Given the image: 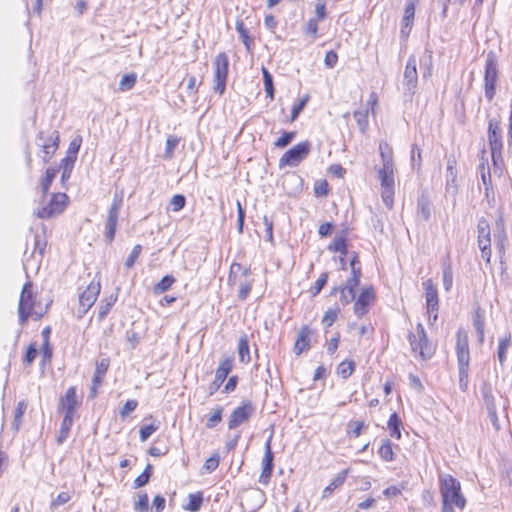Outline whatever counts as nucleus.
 Returning a JSON list of instances; mask_svg holds the SVG:
<instances>
[{"label": "nucleus", "mask_w": 512, "mask_h": 512, "mask_svg": "<svg viewBox=\"0 0 512 512\" xmlns=\"http://www.w3.org/2000/svg\"><path fill=\"white\" fill-rule=\"evenodd\" d=\"M425 289L426 306L429 314V321H436L438 317L439 299L437 287L434 285L431 279L426 280L423 283Z\"/></svg>", "instance_id": "obj_14"}, {"label": "nucleus", "mask_w": 512, "mask_h": 512, "mask_svg": "<svg viewBox=\"0 0 512 512\" xmlns=\"http://www.w3.org/2000/svg\"><path fill=\"white\" fill-rule=\"evenodd\" d=\"M261 70L263 74L265 92L267 96L270 98V100H273L275 92L273 85V77L266 67L263 66Z\"/></svg>", "instance_id": "obj_33"}, {"label": "nucleus", "mask_w": 512, "mask_h": 512, "mask_svg": "<svg viewBox=\"0 0 512 512\" xmlns=\"http://www.w3.org/2000/svg\"><path fill=\"white\" fill-rule=\"evenodd\" d=\"M238 354H239L240 361L242 363L250 362L251 358H250L249 343H248V338L246 335L241 336L239 339Z\"/></svg>", "instance_id": "obj_29"}, {"label": "nucleus", "mask_w": 512, "mask_h": 512, "mask_svg": "<svg viewBox=\"0 0 512 512\" xmlns=\"http://www.w3.org/2000/svg\"><path fill=\"white\" fill-rule=\"evenodd\" d=\"M142 251V246L140 244H137L133 247L129 257L127 258V260L125 261V266L126 268H132L136 262V260L138 259L140 253Z\"/></svg>", "instance_id": "obj_54"}, {"label": "nucleus", "mask_w": 512, "mask_h": 512, "mask_svg": "<svg viewBox=\"0 0 512 512\" xmlns=\"http://www.w3.org/2000/svg\"><path fill=\"white\" fill-rule=\"evenodd\" d=\"M263 222L265 225V239L266 241H273V222L267 216H264Z\"/></svg>", "instance_id": "obj_62"}, {"label": "nucleus", "mask_w": 512, "mask_h": 512, "mask_svg": "<svg viewBox=\"0 0 512 512\" xmlns=\"http://www.w3.org/2000/svg\"><path fill=\"white\" fill-rule=\"evenodd\" d=\"M402 425L401 419L397 415V413L391 414L387 426L390 430L391 437L399 440L401 439V430L400 427Z\"/></svg>", "instance_id": "obj_27"}, {"label": "nucleus", "mask_w": 512, "mask_h": 512, "mask_svg": "<svg viewBox=\"0 0 512 512\" xmlns=\"http://www.w3.org/2000/svg\"><path fill=\"white\" fill-rule=\"evenodd\" d=\"M233 368V359L231 357H226L221 359L218 368L215 372V379L210 386V394L212 395L219 387L223 384L228 374Z\"/></svg>", "instance_id": "obj_17"}, {"label": "nucleus", "mask_w": 512, "mask_h": 512, "mask_svg": "<svg viewBox=\"0 0 512 512\" xmlns=\"http://www.w3.org/2000/svg\"><path fill=\"white\" fill-rule=\"evenodd\" d=\"M472 321H473V326L476 331L484 330L485 318H484V313L482 311H480L479 309L476 310L475 313L473 314Z\"/></svg>", "instance_id": "obj_56"}, {"label": "nucleus", "mask_w": 512, "mask_h": 512, "mask_svg": "<svg viewBox=\"0 0 512 512\" xmlns=\"http://www.w3.org/2000/svg\"><path fill=\"white\" fill-rule=\"evenodd\" d=\"M214 86L216 93L222 95L225 92L226 81L228 76L229 59L225 52L216 55L214 62Z\"/></svg>", "instance_id": "obj_10"}, {"label": "nucleus", "mask_w": 512, "mask_h": 512, "mask_svg": "<svg viewBox=\"0 0 512 512\" xmlns=\"http://www.w3.org/2000/svg\"><path fill=\"white\" fill-rule=\"evenodd\" d=\"M355 364L353 361H342L337 367V373L343 379L349 378L354 372Z\"/></svg>", "instance_id": "obj_40"}, {"label": "nucleus", "mask_w": 512, "mask_h": 512, "mask_svg": "<svg viewBox=\"0 0 512 512\" xmlns=\"http://www.w3.org/2000/svg\"><path fill=\"white\" fill-rule=\"evenodd\" d=\"M175 281V278L171 275L164 276L158 283L154 285V294H161L166 292L175 283Z\"/></svg>", "instance_id": "obj_32"}, {"label": "nucleus", "mask_w": 512, "mask_h": 512, "mask_svg": "<svg viewBox=\"0 0 512 512\" xmlns=\"http://www.w3.org/2000/svg\"><path fill=\"white\" fill-rule=\"evenodd\" d=\"M338 61V55L335 51H328L325 55L324 63L328 68H334Z\"/></svg>", "instance_id": "obj_63"}, {"label": "nucleus", "mask_w": 512, "mask_h": 512, "mask_svg": "<svg viewBox=\"0 0 512 512\" xmlns=\"http://www.w3.org/2000/svg\"><path fill=\"white\" fill-rule=\"evenodd\" d=\"M109 368V360L106 358L101 359L96 363L95 373L93 376V386L91 388V396L96 395V389L101 385L103 378Z\"/></svg>", "instance_id": "obj_22"}, {"label": "nucleus", "mask_w": 512, "mask_h": 512, "mask_svg": "<svg viewBox=\"0 0 512 512\" xmlns=\"http://www.w3.org/2000/svg\"><path fill=\"white\" fill-rule=\"evenodd\" d=\"M237 206V226L239 233L243 232V225H244V219H245V211L240 203L239 200L236 202Z\"/></svg>", "instance_id": "obj_59"}, {"label": "nucleus", "mask_w": 512, "mask_h": 512, "mask_svg": "<svg viewBox=\"0 0 512 512\" xmlns=\"http://www.w3.org/2000/svg\"><path fill=\"white\" fill-rule=\"evenodd\" d=\"M348 472V469H345L338 473L336 477L330 482V484L324 488L322 497H329L334 492V490L342 486L347 478Z\"/></svg>", "instance_id": "obj_24"}, {"label": "nucleus", "mask_w": 512, "mask_h": 512, "mask_svg": "<svg viewBox=\"0 0 512 512\" xmlns=\"http://www.w3.org/2000/svg\"><path fill=\"white\" fill-rule=\"evenodd\" d=\"M236 30H237L240 38L242 39L246 49L249 51L251 49V44H252L253 40L249 37L248 32H247L242 20H237Z\"/></svg>", "instance_id": "obj_42"}, {"label": "nucleus", "mask_w": 512, "mask_h": 512, "mask_svg": "<svg viewBox=\"0 0 512 512\" xmlns=\"http://www.w3.org/2000/svg\"><path fill=\"white\" fill-rule=\"evenodd\" d=\"M368 114V108L359 109L354 112V118L361 133H365L368 128Z\"/></svg>", "instance_id": "obj_31"}, {"label": "nucleus", "mask_w": 512, "mask_h": 512, "mask_svg": "<svg viewBox=\"0 0 512 512\" xmlns=\"http://www.w3.org/2000/svg\"><path fill=\"white\" fill-rule=\"evenodd\" d=\"M73 416L71 415H64V418L62 420L59 433L57 435V443L60 445L62 444L68 437L69 432L71 430V427L73 425Z\"/></svg>", "instance_id": "obj_25"}, {"label": "nucleus", "mask_w": 512, "mask_h": 512, "mask_svg": "<svg viewBox=\"0 0 512 512\" xmlns=\"http://www.w3.org/2000/svg\"><path fill=\"white\" fill-rule=\"evenodd\" d=\"M329 250L340 252L341 255L346 256L348 251L346 247V239L344 236H335L333 242L328 247Z\"/></svg>", "instance_id": "obj_38"}, {"label": "nucleus", "mask_w": 512, "mask_h": 512, "mask_svg": "<svg viewBox=\"0 0 512 512\" xmlns=\"http://www.w3.org/2000/svg\"><path fill=\"white\" fill-rule=\"evenodd\" d=\"M202 502L203 495L201 492L189 494V503L184 506V509L191 512H197L200 509Z\"/></svg>", "instance_id": "obj_35"}, {"label": "nucleus", "mask_w": 512, "mask_h": 512, "mask_svg": "<svg viewBox=\"0 0 512 512\" xmlns=\"http://www.w3.org/2000/svg\"><path fill=\"white\" fill-rule=\"evenodd\" d=\"M374 298L375 293L373 287L370 286L362 289L354 304V313L357 317L360 318L369 311V306Z\"/></svg>", "instance_id": "obj_16"}, {"label": "nucleus", "mask_w": 512, "mask_h": 512, "mask_svg": "<svg viewBox=\"0 0 512 512\" xmlns=\"http://www.w3.org/2000/svg\"><path fill=\"white\" fill-rule=\"evenodd\" d=\"M100 282L92 281L86 289L79 295V307L77 317L82 318L87 311L94 305L100 293Z\"/></svg>", "instance_id": "obj_11"}, {"label": "nucleus", "mask_w": 512, "mask_h": 512, "mask_svg": "<svg viewBox=\"0 0 512 512\" xmlns=\"http://www.w3.org/2000/svg\"><path fill=\"white\" fill-rule=\"evenodd\" d=\"M442 273L443 287L445 291L449 292L453 285V271L450 261L443 262Z\"/></svg>", "instance_id": "obj_28"}, {"label": "nucleus", "mask_w": 512, "mask_h": 512, "mask_svg": "<svg viewBox=\"0 0 512 512\" xmlns=\"http://www.w3.org/2000/svg\"><path fill=\"white\" fill-rule=\"evenodd\" d=\"M58 170L54 168H48L46 170L45 178L42 181L41 187L44 194H46L52 184L53 180L57 175Z\"/></svg>", "instance_id": "obj_47"}, {"label": "nucleus", "mask_w": 512, "mask_h": 512, "mask_svg": "<svg viewBox=\"0 0 512 512\" xmlns=\"http://www.w3.org/2000/svg\"><path fill=\"white\" fill-rule=\"evenodd\" d=\"M238 272H242V274L244 276H247L249 274V269L248 268H244L239 263H233L231 265V267H230V275H229V278H228V281H229L230 284H235V280H236L235 274L238 273Z\"/></svg>", "instance_id": "obj_49"}, {"label": "nucleus", "mask_w": 512, "mask_h": 512, "mask_svg": "<svg viewBox=\"0 0 512 512\" xmlns=\"http://www.w3.org/2000/svg\"><path fill=\"white\" fill-rule=\"evenodd\" d=\"M510 344H511L510 336L503 337L499 340L497 355H498V359H499V362L501 365H503V363L506 359V352H507V349L510 346Z\"/></svg>", "instance_id": "obj_45"}, {"label": "nucleus", "mask_w": 512, "mask_h": 512, "mask_svg": "<svg viewBox=\"0 0 512 512\" xmlns=\"http://www.w3.org/2000/svg\"><path fill=\"white\" fill-rule=\"evenodd\" d=\"M455 351L459 371V387L462 391H466L469 378L470 350L468 332L463 328H459L456 332Z\"/></svg>", "instance_id": "obj_2"}, {"label": "nucleus", "mask_w": 512, "mask_h": 512, "mask_svg": "<svg viewBox=\"0 0 512 512\" xmlns=\"http://www.w3.org/2000/svg\"><path fill=\"white\" fill-rule=\"evenodd\" d=\"M296 137V132L294 131H285L283 134L274 142V146L276 148H285L287 147Z\"/></svg>", "instance_id": "obj_43"}, {"label": "nucleus", "mask_w": 512, "mask_h": 512, "mask_svg": "<svg viewBox=\"0 0 512 512\" xmlns=\"http://www.w3.org/2000/svg\"><path fill=\"white\" fill-rule=\"evenodd\" d=\"M179 144V139L176 136H168L165 145L164 158L171 159L174 155V150Z\"/></svg>", "instance_id": "obj_46"}, {"label": "nucleus", "mask_w": 512, "mask_h": 512, "mask_svg": "<svg viewBox=\"0 0 512 512\" xmlns=\"http://www.w3.org/2000/svg\"><path fill=\"white\" fill-rule=\"evenodd\" d=\"M157 427L154 425H145L140 428L139 435L142 442L146 441L155 431Z\"/></svg>", "instance_id": "obj_60"}, {"label": "nucleus", "mask_w": 512, "mask_h": 512, "mask_svg": "<svg viewBox=\"0 0 512 512\" xmlns=\"http://www.w3.org/2000/svg\"><path fill=\"white\" fill-rule=\"evenodd\" d=\"M77 404L78 401L76 397V389L75 387H70L67 389L65 395L60 400V409L65 411V415L73 416Z\"/></svg>", "instance_id": "obj_20"}, {"label": "nucleus", "mask_w": 512, "mask_h": 512, "mask_svg": "<svg viewBox=\"0 0 512 512\" xmlns=\"http://www.w3.org/2000/svg\"><path fill=\"white\" fill-rule=\"evenodd\" d=\"M482 396L487 411L496 409L495 398L490 387L485 386L482 388Z\"/></svg>", "instance_id": "obj_44"}, {"label": "nucleus", "mask_w": 512, "mask_h": 512, "mask_svg": "<svg viewBox=\"0 0 512 512\" xmlns=\"http://www.w3.org/2000/svg\"><path fill=\"white\" fill-rule=\"evenodd\" d=\"M328 280V273H322L320 277L315 282V285L312 290L313 295H317L321 292V290L324 288Z\"/></svg>", "instance_id": "obj_58"}, {"label": "nucleus", "mask_w": 512, "mask_h": 512, "mask_svg": "<svg viewBox=\"0 0 512 512\" xmlns=\"http://www.w3.org/2000/svg\"><path fill=\"white\" fill-rule=\"evenodd\" d=\"M116 299V296L110 295L108 298H105V300L101 302L98 311V318L100 320H103L108 315L110 309L116 302Z\"/></svg>", "instance_id": "obj_39"}, {"label": "nucleus", "mask_w": 512, "mask_h": 512, "mask_svg": "<svg viewBox=\"0 0 512 512\" xmlns=\"http://www.w3.org/2000/svg\"><path fill=\"white\" fill-rule=\"evenodd\" d=\"M185 204H186V198L182 194H176L170 200V206L174 212H178L181 209H183Z\"/></svg>", "instance_id": "obj_52"}, {"label": "nucleus", "mask_w": 512, "mask_h": 512, "mask_svg": "<svg viewBox=\"0 0 512 512\" xmlns=\"http://www.w3.org/2000/svg\"><path fill=\"white\" fill-rule=\"evenodd\" d=\"M71 499L69 492H61L58 494L55 500L52 501L51 507L56 508L60 505L67 503Z\"/></svg>", "instance_id": "obj_61"}, {"label": "nucleus", "mask_w": 512, "mask_h": 512, "mask_svg": "<svg viewBox=\"0 0 512 512\" xmlns=\"http://www.w3.org/2000/svg\"><path fill=\"white\" fill-rule=\"evenodd\" d=\"M499 78L497 56L493 51H489L485 60L484 72V93L488 101H491L496 94V85Z\"/></svg>", "instance_id": "obj_5"}, {"label": "nucleus", "mask_w": 512, "mask_h": 512, "mask_svg": "<svg viewBox=\"0 0 512 512\" xmlns=\"http://www.w3.org/2000/svg\"><path fill=\"white\" fill-rule=\"evenodd\" d=\"M409 342L413 352H419L423 359H429L433 355L434 349L428 341L424 326L418 323L416 332L409 334Z\"/></svg>", "instance_id": "obj_9"}, {"label": "nucleus", "mask_w": 512, "mask_h": 512, "mask_svg": "<svg viewBox=\"0 0 512 512\" xmlns=\"http://www.w3.org/2000/svg\"><path fill=\"white\" fill-rule=\"evenodd\" d=\"M379 151L382 160V167L378 171L382 188L381 197L385 206L392 209L395 184L393 150L387 142L382 141L379 144Z\"/></svg>", "instance_id": "obj_1"}, {"label": "nucleus", "mask_w": 512, "mask_h": 512, "mask_svg": "<svg viewBox=\"0 0 512 512\" xmlns=\"http://www.w3.org/2000/svg\"><path fill=\"white\" fill-rule=\"evenodd\" d=\"M439 490L442 502L454 504L456 508L463 510L466 499L461 492V483L450 474L439 476Z\"/></svg>", "instance_id": "obj_3"}, {"label": "nucleus", "mask_w": 512, "mask_h": 512, "mask_svg": "<svg viewBox=\"0 0 512 512\" xmlns=\"http://www.w3.org/2000/svg\"><path fill=\"white\" fill-rule=\"evenodd\" d=\"M134 509L139 512H147L149 509V498L146 493L139 494L138 500L134 504Z\"/></svg>", "instance_id": "obj_51"}, {"label": "nucleus", "mask_w": 512, "mask_h": 512, "mask_svg": "<svg viewBox=\"0 0 512 512\" xmlns=\"http://www.w3.org/2000/svg\"><path fill=\"white\" fill-rule=\"evenodd\" d=\"M153 467L151 464H147L144 471L134 480V488L138 489L145 486L152 475Z\"/></svg>", "instance_id": "obj_37"}, {"label": "nucleus", "mask_w": 512, "mask_h": 512, "mask_svg": "<svg viewBox=\"0 0 512 512\" xmlns=\"http://www.w3.org/2000/svg\"><path fill=\"white\" fill-rule=\"evenodd\" d=\"M165 498L161 495H157L153 499L152 512H162L165 508Z\"/></svg>", "instance_id": "obj_64"}, {"label": "nucleus", "mask_w": 512, "mask_h": 512, "mask_svg": "<svg viewBox=\"0 0 512 512\" xmlns=\"http://www.w3.org/2000/svg\"><path fill=\"white\" fill-rule=\"evenodd\" d=\"M68 196L65 193H56L52 196L50 202L38 210L39 218H51L62 213L66 207Z\"/></svg>", "instance_id": "obj_13"}, {"label": "nucleus", "mask_w": 512, "mask_h": 512, "mask_svg": "<svg viewBox=\"0 0 512 512\" xmlns=\"http://www.w3.org/2000/svg\"><path fill=\"white\" fill-rule=\"evenodd\" d=\"M57 150L56 144H49L48 142H44L42 144V159L45 163H47L52 156L54 155L55 151Z\"/></svg>", "instance_id": "obj_53"}, {"label": "nucleus", "mask_w": 512, "mask_h": 512, "mask_svg": "<svg viewBox=\"0 0 512 512\" xmlns=\"http://www.w3.org/2000/svg\"><path fill=\"white\" fill-rule=\"evenodd\" d=\"M138 406V402L136 400H128L120 409L121 418H126L131 412H133Z\"/></svg>", "instance_id": "obj_57"}, {"label": "nucleus", "mask_w": 512, "mask_h": 512, "mask_svg": "<svg viewBox=\"0 0 512 512\" xmlns=\"http://www.w3.org/2000/svg\"><path fill=\"white\" fill-rule=\"evenodd\" d=\"M222 413L223 408L221 406H217L213 414L208 418L206 427L208 429H213L218 423H220L222 421Z\"/></svg>", "instance_id": "obj_48"}, {"label": "nucleus", "mask_w": 512, "mask_h": 512, "mask_svg": "<svg viewBox=\"0 0 512 512\" xmlns=\"http://www.w3.org/2000/svg\"><path fill=\"white\" fill-rule=\"evenodd\" d=\"M272 435L268 438L264 447V457L262 459V471L259 476V482L263 485H267L270 481L273 472V461L274 455L271 449Z\"/></svg>", "instance_id": "obj_15"}, {"label": "nucleus", "mask_w": 512, "mask_h": 512, "mask_svg": "<svg viewBox=\"0 0 512 512\" xmlns=\"http://www.w3.org/2000/svg\"><path fill=\"white\" fill-rule=\"evenodd\" d=\"M418 73L417 61L414 56H410L407 60L404 71V86L410 93H414L417 87Z\"/></svg>", "instance_id": "obj_18"}, {"label": "nucleus", "mask_w": 512, "mask_h": 512, "mask_svg": "<svg viewBox=\"0 0 512 512\" xmlns=\"http://www.w3.org/2000/svg\"><path fill=\"white\" fill-rule=\"evenodd\" d=\"M456 161L453 157L448 158L446 168V183L447 186L454 185L457 178V171L455 168Z\"/></svg>", "instance_id": "obj_36"}, {"label": "nucleus", "mask_w": 512, "mask_h": 512, "mask_svg": "<svg viewBox=\"0 0 512 512\" xmlns=\"http://www.w3.org/2000/svg\"><path fill=\"white\" fill-rule=\"evenodd\" d=\"M431 208H432V205L427 197L421 196L418 199V203H417L418 213L424 221H428L430 219Z\"/></svg>", "instance_id": "obj_30"}, {"label": "nucleus", "mask_w": 512, "mask_h": 512, "mask_svg": "<svg viewBox=\"0 0 512 512\" xmlns=\"http://www.w3.org/2000/svg\"><path fill=\"white\" fill-rule=\"evenodd\" d=\"M219 461V455L213 454L205 461L203 468L206 470V472L211 473L217 469L219 466Z\"/></svg>", "instance_id": "obj_55"}, {"label": "nucleus", "mask_w": 512, "mask_h": 512, "mask_svg": "<svg viewBox=\"0 0 512 512\" xmlns=\"http://www.w3.org/2000/svg\"><path fill=\"white\" fill-rule=\"evenodd\" d=\"M26 408H27V405L23 401L18 402V404L15 408L12 428L16 432L20 429V426L22 424L23 415L25 413Z\"/></svg>", "instance_id": "obj_34"}, {"label": "nucleus", "mask_w": 512, "mask_h": 512, "mask_svg": "<svg viewBox=\"0 0 512 512\" xmlns=\"http://www.w3.org/2000/svg\"><path fill=\"white\" fill-rule=\"evenodd\" d=\"M123 205V192H116L114 194L111 206L108 210L107 220L105 224V238L111 243L115 238V233L117 230L118 218L120 214V210Z\"/></svg>", "instance_id": "obj_8"}, {"label": "nucleus", "mask_w": 512, "mask_h": 512, "mask_svg": "<svg viewBox=\"0 0 512 512\" xmlns=\"http://www.w3.org/2000/svg\"><path fill=\"white\" fill-rule=\"evenodd\" d=\"M137 76L135 73H129L122 76L119 83V90L124 92L132 89L136 83Z\"/></svg>", "instance_id": "obj_41"}, {"label": "nucleus", "mask_w": 512, "mask_h": 512, "mask_svg": "<svg viewBox=\"0 0 512 512\" xmlns=\"http://www.w3.org/2000/svg\"><path fill=\"white\" fill-rule=\"evenodd\" d=\"M378 454L383 461L391 462L395 458V454L393 451L392 443L388 439H384L381 441L380 448L378 450Z\"/></svg>", "instance_id": "obj_26"}, {"label": "nucleus", "mask_w": 512, "mask_h": 512, "mask_svg": "<svg viewBox=\"0 0 512 512\" xmlns=\"http://www.w3.org/2000/svg\"><path fill=\"white\" fill-rule=\"evenodd\" d=\"M34 305L35 295L32 291V283L26 282L22 288L18 304V315L21 325H24L31 316H35V320H40L42 318V313L33 311Z\"/></svg>", "instance_id": "obj_4"}, {"label": "nucleus", "mask_w": 512, "mask_h": 512, "mask_svg": "<svg viewBox=\"0 0 512 512\" xmlns=\"http://www.w3.org/2000/svg\"><path fill=\"white\" fill-rule=\"evenodd\" d=\"M311 336L312 330L308 326H302L300 328L293 348L296 355H300L302 352L309 349Z\"/></svg>", "instance_id": "obj_19"}, {"label": "nucleus", "mask_w": 512, "mask_h": 512, "mask_svg": "<svg viewBox=\"0 0 512 512\" xmlns=\"http://www.w3.org/2000/svg\"><path fill=\"white\" fill-rule=\"evenodd\" d=\"M255 406L251 401H244L242 404L234 409L228 421V428L230 430L246 423L255 413Z\"/></svg>", "instance_id": "obj_12"}, {"label": "nucleus", "mask_w": 512, "mask_h": 512, "mask_svg": "<svg viewBox=\"0 0 512 512\" xmlns=\"http://www.w3.org/2000/svg\"><path fill=\"white\" fill-rule=\"evenodd\" d=\"M478 246H491L490 225L486 218L481 217L477 224Z\"/></svg>", "instance_id": "obj_23"}, {"label": "nucleus", "mask_w": 512, "mask_h": 512, "mask_svg": "<svg viewBox=\"0 0 512 512\" xmlns=\"http://www.w3.org/2000/svg\"><path fill=\"white\" fill-rule=\"evenodd\" d=\"M415 16V1L410 0L404 10L402 19L401 35L407 37L411 31Z\"/></svg>", "instance_id": "obj_21"}, {"label": "nucleus", "mask_w": 512, "mask_h": 512, "mask_svg": "<svg viewBox=\"0 0 512 512\" xmlns=\"http://www.w3.org/2000/svg\"><path fill=\"white\" fill-rule=\"evenodd\" d=\"M340 294V302L342 303V305H348L356 297V293L353 289H349L344 286L340 288Z\"/></svg>", "instance_id": "obj_50"}, {"label": "nucleus", "mask_w": 512, "mask_h": 512, "mask_svg": "<svg viewBox=\"0 0 512 512\" xmlns=\"http://www.w3.org/2000/svg\"><path fill=\"white\" fill-rule=\"evenodd\" d=\"M311 151V143L309 141H303L292 148L287 150L279 159V168L283 167H297L302 161H304Z\"/></svg>", "instance_id": "obj_7"}, {"label": "nucleus", "mask_w": 512, "mask_h": 512, "mask_svg": "<svg viewBox=\"0 0 512 512\" xmlns=\"http://www.w3.org/2000/svg\"><path fill=\"white\" fill-rule=\"evenodd\" d=\"M488 142L491 150L492 161L496 165L502 160V129L499 117L488 120Z\"/></svg>", "instance_id": "obj_6"}]
</instances>
